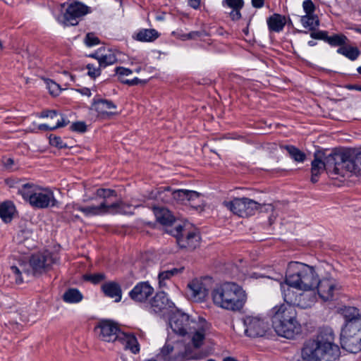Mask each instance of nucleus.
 Returning a JSON list of instances; mask_svg holds the SVG:
<instances>
[{
  "mask_svg": "<svg viewBox=\"0 0 361 361\" xmlns=\"http://www.w3.org/2000/svg\"><path fill=\"white\" fill-rule=\"evenodd\" d=\"M102 203L105 204L104 214H121L124 208V202L122 200H117L110 203L109 201H102Z\"/></svg>",
  "mask_w": 361,
  "mask_h": 361,
  "instance_id": "40",
  "label": "nucleus"
},
{
  "mask_svg": "<svg viewBox=\"0 0 361 361\" xmlns=\"http://www.w3.org/2000/svg\"><path fill=\"white\" fill-rule=\"evenodd\" d=\"M69 123V121L66 120L64 117L61 116V119H57L56 123L55 126L51 127L47 124H39L38 126V129L42 131H49V130H54L57 128H62L66 126Z\"/></svg>",
  "mask_w": 361,
  "mask_h": 361,
  "instance_id": "45",
  "label": "nucleus"
},
{
  "mask_svg": "<svg viewBox=\"0 0 361 361\" xmlns=\"http://www.w3.org/2000/svg\"><path fill=\"white\" fill-rule=\"evenodd\" d=\"M345 87L348 90H357L361 92V85L348 84Z\"/></svg>",
  "mask_w": 361,
  "mask_h": 361,
  "instance_id": "64",
  "label": "nucleus"
},
{
  "mask_svg": "<svg viewBox=\"0 0 361 361\" xmlns=\"http://www.w3.org/2000/svg\"><path fill=\"white\" fill-rule=\"evenodd\" d=\"M350 149L345 151H334L325 156L323 161L327 173L345 176V172L352 173Z\"/></svg>",
  "mask_w": 361,
  "mask_h": 361,
  "instance_id": "5",
  "label": "nucleus"
},
{
  "mask_svg": "<svg viewBox=\"0 0 361 361\" xmlns=\"http://www.w3.org/2000/svg\"><path fill=\"white\" fill-rule=\"evenodd\" d=\"M99 65L97 67L92 63H88L86 68L88 70L87 75L92 79H95L101 75V68Z\"/></svg>",
  "mask_w": 361,
  "mask_h": 361,
  "instance_id": "51",
  "label": "nucleus"
},
{
  "mask_svg": "<svg viewBox=\"0 0 361 361\" xmlns=\"http://www.w3.org/2000/svg\"><path fill=\"white\" fill-rule=\"evenodd\" d=\"M192 334H194L192 338V345L195 348H199L202 346L203 341L204 339V330H195Z\"/></svg>",
  "mask_w": 361,
  "mask_h": 361,
  "instance_id": "46",
  "label": "nucleus"
},
{
  "mask_svg": "<svg viewBox=\"0 0 361 361\" xmlns=\"http://www.w3.org/2000/svg\"><path fill=\"white\" fill-rule=\"evenodd\" d=\"M345 45L338 46L337 53L345 56L350 61H355L361 54L360 49L357 47Z\"/></svg>",
  "mask_w": 361,
  "mask_h": 361,
  "instance_id": "35",
  "label": "nucleus"
},
{
  "mask_svg": "<svg viewBox=\"0 0 361 361\" xmlns=\"http://www.w3.org/2000/svg\"><path fill=\"white\" fill-rule=\"evenodd\" d=\"M212 298L216 306L232 311L240 310L247 299L242 287L233 282H226L214 288Z\"/></svg>",
  "mask_w": 361,
  "mask_h": 361,
  "instance_id": "3",
  "label": "nucleus"
},
{
  "mask_svg": "<svg viewBox=\"0 0 361 361\" xmlns=\"http://www.w3.org/2000/svg\"><path fill=\"white\" fill-rule=\"evenodd\" d=\"M352 159V173L356 175L361 173V151L350 149Z\"/></svg>",
  "mask_w": 361,
  "mask_h": 361,
  "instance_id": "42",
  "label": "nucleus"
},
{
  "mask_svg": "<svg viewBox=\"0 0 361 361\" xmlns=\"http://www.w3.org/2000/svg\"><path fill=\"white\" fill-rule=\"evenodd\" d=\"M154 212L157 221L162 225L171 226L175 222V217L165 207H154Z\"/></svg>",
  "mask_w": 361,
  "mask_h": 361,
  "instance_id": "29",
  "label": "nucleus"
},
{
  "mask_svg": "<svg viewBox=\"0 0 361 361\" xmlns=\"http://www.w3.org/2000/svg\"><path fill=\"white\" fill-rule=\"evenodd\" d=\"M102 291L105 296L114 298L116 302H118L122 298V289L121 285L116 281H108L101 286Z\"/></svg>",
  "mask_w": 361,
  "mask_h": 361,
  "instance_id": "22",
  "label": "nucleus"
},
{
  "mask_svg": "<svg viewBox=\"0 0 361 361\" xmlns=\"http://www.w3.org/2000/svg\"><path fill=\"white\" fill-rule=\"evenodd\" d=\"M317 300V295L314 290H302L297 299L295 307L301 309L311 307Z\"/></svg>",
  "mask_w": 361,
  "mask_h": 361,
  "instance_id": "23",
  "label": "nucleus"
},
{
  "mask_svg": "<svg viewBox=\"0 0 361 361\" xmlns=\"http://www.w3.org/2000/svg\"><path fill=\"white\" fill-rule=\"evenodd\" d=\"M318 295L324 301H331L334 298V292L337 290L336 281L332 278L318 279L316 284Z\"/></svg>",
  "mask_w": 361,
  "mask_h": 361,
  "instance_id": "17",
  "label": "nucleus"
},
{
  "mask_svg": "<svg viewBox=\"0 0 361 361\" xmlns=\"http://www.w3.org/2000/svg\"><path fill=\"white\" fill-rule=\"evenodd\" d=\"M16 211V207L11 201H5L0 204V218L4 223L12 221Z\"/></svg>",
  "mask_w": 361,
  "mask_h": 361,
  "instance_id": "33",
  "label": "nucleus"
},
{
  "mask_svg": "<svg viewBox=\"0 0 361 361\" xmlns=\"http://www.w3.org/2000/svg\"><path fill=\"white\" fill-rule=\"evenodd\" d=\"M39 188L33 183H23L18 188V194L20 195L24 200L30 203Z\"/></svg>",
  "mask_w": 361,
  "mask_h": 361,
  "instance_id": "32",
  "label": "nucleus"
},
{
  "mask_svg": "<svg viewBox=\"0 0 361 361\" xmlns=\"http://www.w3.org/2000/svg\"><path fill=\"white\" fill-rule=\"evenodd\" d=\"M224 204L234 214L243 218L254 215L261 208V204L247 197L234 198L224 202Z\"/></svg>",
  "mask_w": 361,
  "mask_h": 361,
  "instance_id": "9",
  "label": "nucleus"
},
{
  "mask_svg": "<svg viewBox=\"0 0 361 361\" xmlns=\"http://www.w3.org/2000/svg\"><path fill=\"white\" fill-rule=\"evenodd\" d=\"M49 144L58 149H66L70 147L62 140L60 136L51 134L49 137Z\"/></svg>",
  "mask_w": 361,
  "mask_h": 361,
  "instance_id": "48",
  "label": "nucleus"
},
{
  "mask_svg": "<svg viewBox=\"0 0 361 361\" xmlns=\"http://www.w3.org/2000/svg\"><path fill=\"white\" fill-rule=\"evenodd\" d=\"M314 159L311 163V181L313 183L318 182L319 175L326 170L325 164L318 153H314Z\"/></svg>",
  "mask_w": 361,
  "mask_h": 361,
  "instance_id": "30",
  "label": "nucleus"
},
{
  "mask_svg": "<svg viewBox=\"0 0 361 361\" xmlns=\"http://www.w3.org/2000/svg\"><path fill=\"white\" fill-rule=\"evenodd\" d=\"M265 0H251V4L255 8H261L264 5Z\"/></svg>",
  "mask_w": 361,
  "mask_h": 361,
  "instance_id": "62",
  "label": "nucleus"
},
{
  "mask_svg": "<svg viewBox=\"0 0 361 361\" xmlns=\"http://www.w3.org/2000/svg\"><path fill=\"white\" fill-rule=\"evenodd\" d=\"M105 208L104 203H100L98 206H87L82 207L80 205V207H78V211L82 212L86 216H99L104 215V209Z\"/></svg>",
  "mask_w": 361,
  "mask_h": 361,
  "instance_id": "39",
  "label": "nucleus"
},
{
  "mask_svg": "<svg viewBox=\"0 0 361 361\" xmlns=\"http://www.w3.org/2000/svg\"><path fill=\"white\" fill-rule=\"evenodd\" d=\"M173 350V346L171 344L166 343L161 348V355L165 359V357L169 355Z\"/></svg>",
  "mask_w": 361,
  "mask_h": 361,
  "instance_id": "59",
  "label": "nucleus"
},
{
  "mask_svg": "<svg viewBox=\"0 0 361 361\" xmlns=\"http://www.w3.org/2000/svg\"><path fill=\"white\" fill-rule=\"evenodd\" d=\"M281 149H284L287 151L290 157L297 162H303L306 159V154L298 147L294 145H281Z\"/></svg>",
  "mask_w": 361,
  "mask_h": 361,
  "instance_id": "38",
  "label": "nucleus"
},
{
  "mask_svg": "<svg viewBox=\"0 0 361 361\" xmlns=\"http://www.w3.org/2000/svg\"><path fill=\"white\" fill-rule=\"evenodd\" d=\"M83 279L86 281H90L93 284H98L106 279V276L103 273H96L93 274H85Z\"/></svg>",
  "mask_w": 361,
  "mask_h": 361,
  "instance_id": "49",
  "label": "nucleus"
},
{
  "mask_svg": "<svg viewBox=\"0 0 361 361\" xmlns=\"http://www.w3.org/2000/svg\"><path fill=\"white\" fill-rule=\"evenodd\" d=\"M47 85L49 87L50 94H56L57 92L59 91V85L53 80H50V82H47Z\"/></svg>",
  "mask_w": 361,
  "mask_h": 361,
  "instance_id": "60",
  "label": "nucleus"
},
{
  "mask_svg": "<svg viewBox=\"0 0 361 361\" xmlns=\"http://www.w3.org/2000/svg\"><path fill=\"white\" fill-rule=\"evenodd\" d=\"M71 130L72 131L78 132V133H85L87 130V126L85 122L82 121H77L72 123L71 126Z\"/></svg>",
  "mask_w": 361,
  "mask_h": 361,
  "instance_id": "56",
  "label": "nucleus"
},
{
  "mask_svg": "<svg viewBox=\"0 0 361 361\" xmlns=\"http://www.w3.org/2000/svg\"><path fill=\"white\" fill-rule=\"evenodd\" d=\"M294 288H296L290 286V284H287L286 281L284 284L281 285L283 298L286 302L283 305H288L289 306H292L295 308V305L301 290L297 289L298 290L295 291L294 290Z\"/></svg>",
  "mask_w": 361,
  "mask_h": 361,
  "instance_id": "25",
  "label": "nucleus"
},
{
  "mask_svg": "<svg viewBox=\"0 0 361 361\" xmlns=\"http://www.w3.org/2000/svg\"><path fill=\"white\" fill-rule=\"evenodd\" d=\"M160 37V33L155 29H141L134 37L139 42H152Z\"/></svg>",
  "mask_w": 361,
  "mask_h": 361,
  "instance_id": "34",
  "label": "nucleus"
},
{
  "mask_svg": "<svg viewBox=\"0 0 361 361\" xmlns=\"http://www.w3.org/2000/svg\"><path fill=\"white\" fill-rule=\"evenodd\" d=\"M57 202L52 191L46 190L45 192H42L41 189L39 188L36 195H35L30 202V204L34 208L45 209L49 207H55Z\"/></svg>",
  "mask_w": 361,
  "mask_h": 361,
  "instance_id": "18",
  "label": "nucleus"
},
{
  "mask_svg": "<svg viewBox=\"0 0 361 361\" xmlns=\"http://www.w3.org/2000/svg\"><path fill=\"white\" fill-rule=\"evenodd\" d=\"M102 51H105V48L99 49L94 53L90 54L89 56L97 59L98 61V63H99V59L101 58Z\"/></svg>",
  "mask_w": 361,
  "mask_h": 361,
  "instance_id": "61",
  "label": "nucleus"
},
{
  "mask_svg": "<svg viewBox=\"0 0 361 361\" xmlns=\"http://www.w3.org/2000/svg\"><path fill=\"white\" fill-rule=\"evenodd\" d=\"M267 23L270 32H280L286 24V16L274 13L267 18Z\"/></svg>",
  "mask_w": 361,
  "mask_h": 361,
  "instance_id": "26",
  "label": "nucleus"
},
{
  "mask_svg": "<svg viewBox=\"0 0 361 361\" xmlns=\"http://www.w3.org/2000/svg\"><path fill=\"white\" fill-rule=\"evenodd\" d=\"M118 340L124 345L125 349H128L133 354L140 352V344L136 336L133 334H126L122 331Z\"/></svg>",
  "mask_w": 361,
  "mask_h": 361,
  "instance_id": "27",
  "label": "nucleus"
},
{
  "mask_svg": "<svg viewBox=\"0 0 361 361\" xmlns=\"http://www.w3.org/2000/svg\"><path fill=\"white\" fill-rule=\"evenodd\" d=\"M302 8L306 15H315L316 7L312 0H305L302 3Z\"/></svg>",
  "mask_w": 361,
  "mask_h": 361,
  "instance_id": "53",
  "label": "nucleus"
},
{
  "mask_svg": "<svg viewBox=\"0 0 361 361\" xmlns=\"http://www.w3.org/2000/svg\"><path fill=\"white\" fill-rule=\"evenodd\" d=\"M96 195L103 198V201H109V199L117 196V192L114 190L106 188H99L96 190Z\"/></svg>",
  "mask_w": 361,
  "mask_h": 361,
  "instance_id": "47",
  "label": "nucleus"
},
{
  "mask_svg": "<svg viewBox=\"0 0 361 361\" xmlns=\"http://www.w3.org/2000/svg\"><path fill=\"white\" fill-rule=\"evenodd\" d=\"M196 197H190V200H188L187 204H189L191 207L195 209H198L201 208L203 203V200L202 198V195L200 193L196 192Z\"/></svg>",
  "mask_w": 361,
  "mask_h": 361,
  "instance_id": "50",
  "label": "nucleus"
},
{
  "mask_svg": "<svg viewBox=\"0 0 361 361\" xmlns=\"http://www.w3.org/2000/svg\"><path fill=\"white\" fill-rule=\"evenodd\" d=\"M151 309L154 313L172 312L175 308L174 303L168 298L167 294L164 291H159L152 298L151 302Z\"/></svg>",
  "mask_w": 361,
  "mask_h": 361,
  "instance_id": "14",
  "label": "nucleus"
},
{
  "mask_svg": "<svg viewBox=\"0 0 361 361\" xmlns=\"http://www.w3.org/2000/svg\"><path fill=\"white\" fill-rule=\"evenodd\" d=\"M78 207H80V204L78 203L72 202L67 204L61 213L63 221L66 223H71L80 220V216L78 214H74V211H78Z\"/></svg>",
  "mask_w": 361,
  "mask_h": 361,
  "instance_id": "31",
  "label": "nucleus"
},
{
  "mask_svg": "<svg viewBox=\"0 0 361 361\" xmlns=\"http://www.w3.org/2000/svg\"><path fill=\"white\" fill-rule=\"evenodd\" d=\"M334 339L331 328H321L315 338L305 342L301 351L302 359L305 361H335L341 352Z\"/></svg>",
  "mask_w": 361,
  "mask_h": 361,
  "instance_id": "1",
  "label": "nucleus"
},
{
  "mask_svg": "<svg viewBox=\"0 0 361 361\" xmlns=\"http://www.w3.org/2000/svg\"><path fill=\"white\" fill-rule=\"evenodd\" d=\"M319 279L314 267L298 262L288 264L285 281L299 290H314Z\"/></svg>",
  "mask_w": 361,
  "mask_h": 361,
  "instance_id": "4",
  "label": "nucleus"
},
{
  "mask_svg": "<svg viewBox=\"0 0 361 361\" xmlns=\"http://www.w3.org/2000/svg\"><path fill=\"white\" fill-rule=\"evenodd\" d=\"M222 6L232 9L228 13L231 20L238 21L241 19L242 15L240 11L244 6L243 0H223Z\"/></svg>",
  "mask_w": 361,
  "mask_h": 361,
  "instance_id": "24",
  "label": "nucleus"
},
{
  "mask_svg": "<svg viewBox=\"0 0 361 361\" xmlns=\"http://www.w3.org/2000/svg\"><path fill=\"white\" fill-rule=\"evenodd\" d=\"M188 287L191 292V295L197 301L204 300L209 294V289L201 280L193 279L188 284Z\"/></svg>",
  "mask_w": 361,
  "mask_h": 361,
  "instance_id": "21",
  "label": "nucleus"
},
{
  "mask_svg": "<svg viewBox=\"0 0 361 361\" xmlns=\"http://www.w3.org/2000/svg\"><path fill=\"white\" fill-rule=\"evenodd\" d=\"M91 12L90 8L79 1L71 4L63 14V18L67 25H76L78 18Z\"/></svg>",
  "mask_w": 361,
  "mask_h": 361,
  "instance_id": "13",
  "label": "nucleus"
},
{
  "mask_svg": "<svg viewBox=\"0 0 361 361\" xmlns=\"http://www.w3.org/2000/svg\"><path fill=\"white\" fill-rule=\"evenodd\" d=\"M11 271L15 276V281L16 283H21L23 282V278L21 276V271L16 266H11Z\"/></svg>",
  "mask_w": 361,
  "mask_h": 361,
  "instance_id": "58",
  "label": "nucleus"
},
{
  "mask_svg": "<svg viewBox=\"0 0 361 361\" xmlns=\"http://www.w3.org/2000/svg\"><path fill=\"white\" fill-rule=\"evenodd\" d=\"M93 109L100 115L111 116L118 114L116 112L110 111L116 109V105L111 101L106 99L94 97L92 102Z\"/></svg>",
  "mask_w": 361,
  "mask_h": 361,
  "instance_id": "20",
  "label": "nucleus"
},
{
  "mask_svg": "<svg viewBox=\"0 0 361 361\" xmlns=\"http://www.w3.org/2000/svg\"><path fill=\"white\" fill-rule=\"evenodd\" d=\"M208 36H209V33L204 29L197 31H191L188 33V37L190 38V39H197L198 38Z\"/></svg>",
  "mask_w": 361,
  "mask_h": 361,
  "instance_id": "55",
  "label": "nucleus"
},
{
  "mask_svg": "<svg viewBox=\"0 0 361 361\" xmlns=\"http://www.w3.org/2000/svg\"><path fill=\"white\" fill-rule=\"evenodd\" d=\"M300 23L304 28H308L310 32L318 28L320 20L317 15H305L301 16Z\"/></svg>",
  "mask_w": 361,
  "mask_h": 361,
  "instance_id": "37",
  "label": "nucleus"
},
{
  "mask_svg": "<svg viewBox=\"0 0 361 361\" xmlns=\"http://www.w3.org/2000/svg\"><path fill=\"white\" fill-rule=\"evenodd\" d=\"M13 164H14V160L13 158H8L4 161V166L6 169H11Z\"/></svg>",
  "mask_w": 361,
  "mask_h": 361,
  "instance_id": "63",
  "label": "nucleus"
},
{
  "mask_svg": "<svg viewBox=\"0 0 361 361\" xmlns=\"http://www.w3.org/2000/svg\"><path fill=\"white\" fill-rule=\"evenodd\" d=\"M342 332L358 334L361 333V318L350 323H344L341 328Z\"/></svg>",
  "mask_w": 361,
  "mask_h": 361,
  "instance_id": "43",
  "label": "nucleus"
},
{
  "mask_svg": "<svg viewBox=\"0 0 361 361\" xmlns=\"http://www.w3.org/2000/svg\"><path fill=\"white\" fill-rule=\"evenodd\" d=\"M121 82L123 84H125V85H128L129 86H134V85H137L139 84H145L146 81L142 80L139 79L138 78H135L132 80L121 78Z\"/></svg>",
  "mask_w": 361,
  "mask_h": 361,
  "instance_id": "57",
  "label": "nucleus"
},
{
  "mask_svg": "<svg viewBox=\"0 0 361 361\" xmlns=\"http://www.w3.org/2000/svg\"><path fill=\"white\" fill-rule=\"evenodd\" d=\"M167 232L176 238V242L180 248L193 250L200 243V236L199 233L193 230H189L181 224H176L173 228L168 230Z\"/></svg>",
  "mask_w": 361,
  "mask_h": 361,
  "instance_id": "6",
  "label": "nucleus"
},
{
  "mask_svg": "<svg viewBox=\"0 0 361 361\" xmlns=\"http://www.w3.org/2000/svg\"><path fill=\"white\" fill-rule=\"evenodd\" d=\"M97 329H99V338L105 342L116 341L122 333L118 324L109 319L100 321L95 327Z\"/></svg>",
  "mask_w": 361,
  "mask_h": 361,
  "instance_id": "12",
  "label": "nucleus"
},
{
  "mask_svg": "<svg viewBox=\"0 0 361 361\" xmlns=\"http://www.w3.org/2000/svg\"><path fill=\"white\" fill-rule=\"evenodd\" d=\"M117 61V58L116 55L111 51V50L109 49L107 53H102L101 58L99 59V66L102 68H106L109 65H112Z\"/></svg>",
  "mask_w": 361,
  "mask_h": 361,
  "instance_id": "44",
  "label": "nucleus"
},
{
  "mask_svg": "<svg viewBox=\"0 0 361 361\" xmlns=\"http://www.w3.org/2000/svg\"><path fill=\"white\" fill-rule=\"evenodd\" d=\"M114 72L115 75H118V79L120 82L121 78H123V76H128L133 73V71L131 69L123 66L116 67Z\"/></svg>",
  "mask_w": 361,
  "mask_h": 361,
  "instance_id": "54",
  "label": "nucleus"
},
{
  "mask_svg": "<svg viewBox=\"0 0 361 361\" xmlns=\"http://www.w3.org/2000/svg\"><path fill=\"white\" fill-rule=\"evenodd\" d=\"M58 259L56 255L49 251L38 252L32 255L30 264L34 274H42L47 271L52 264L56 263Z\"/></svg>",
  "mask_w": 361,
  "mask_h": 361,
  "instance_id": "11",
  "label": "nucleus"
},
{
  "mask_svg": "<svg viewBox=\"0 0 361 361\" xmlns=\"http://www.w3.org/2000/svg\"><path fill=\"white\" fill-rule=\"evenodd\" d=\"M169 324L175 334L182 336L192 334L197 326L196 322L191 319L188 314L178 309L170 314Z\"/></svg>",
  "mask_w": 361,
  "mask_h": 361,
  "instance_id": "8",
  "label": "nucleus"
},
{
  "mask_svg": "<svg viewBox=\"0 0 361 361\" xmlns=\"http://www.w3.org/2000/svg\"><path fill=\"white\" fill-rule=\"evenodd\" d=\"M338 312L344 319V323H350L361 319L360 310L353 306L343 305L338 308Z\"/></svg>",
  "mask_w": 361,
  "mask_h": 361,
  "instance_id": "28",
  "label": "nucleus"
},
{
  "mask_svg": "<svg viewBox=\"0 0 361 361\" xmlns=\"http://www.w3.org/2000/svg\"><path fill=\"white\" fill-rule=\"evenodd\" d=\"M341 344L342 348L350 353H357L361 351V333L358 334L341 333Z\"/></svg>",
  "mask_w": 361,
  "mask_h": 361,
  "instance_id": "19",
  "label": "nucleus"
},
{
  "mask_svg": "<svg viewBox=\"0 0 361 361\" xmlns=\"http://www.w3.org/2000/svg\"><path fill=\"white\" fill-rule=\"evenodd\" d=\"M245 334L247 337L255 338L269 335L271 327L264 318L259 316L247 315L243 319Z\"/></svg>",
  "mask_w": 361,
  "mask_h": 361,
  "instance_id": "7",
  "label": "nucleus"
},
{
  "mask_svg": "<svg viewBox=\"0 0 361 361\" xmlns=\"http://www.w3.org/2000/svg\"><path fill=\"white\" fill-rule=\"evenodd\" d=\"M153 293L154 288L148 281H141L134 286L128 295L133 301L143 303L148 300Z\"/></svg>",
  "mask_w": 361,
  "mask_h": 361,
  "instance_id": "16",
  "label": "nucleus"
},
{
  "mask_svg": "<svg viewBox=\"0 0 361 361\" xmlns=\"http://www.w3.org/2000/svg\"><path fill=\"white\" fill-rule=\"evenodd\" d=\"M326 30H322L316 28L310 32V37L313 39L322 40L331 47H337L346 44L348 37L343 34H334L329 36Z\"/></svg>",
  "mask_w": 361,
  "mask_h": 361,
  "instance_id": "15",
  "label": "nucleus"
},
{
  "mask_svg": "<svg viewBox=\"0 0 361 361\" xmlns=\"http://www.w3.org/2000/svg\"><path fill=\"white\" fill-rule=\"evenodd\" d=\"M184 270V267L173 268L171 269L161 271L158 275L159 286H165V281L171 279L172 276L182 273Z\"/></svg>",
  "mask_w": 361,
  "mask_h": 361,
  "instance_id": "41",
  "label": "nucleus"
},
{
  "mask_svg": "<svg viewBox=\"0 0 361 361\" xmlns=\"http://www.w3.org/2000/svg\"><path fill=\"white\" fill-rule=\"evenodd\" d=\"M82 298V294L78 289L75 288L67 289L62 296L63 300L67 303H78L80 302Z\"/></svg>",
  "mask_w": 361,
  "mask_h": 361,
  "instance_id": "36",
  "label": "nucleus"
},
{
  "mask_svg": "<svg viewBox=\"0 0 361 361\" xmlns=\"http://www.w3.org/2000/svg\"><path fill=\"white\" fill-rule=\"evenodd\" d=\"M196 191L185 189L173 190L170 186L160 187L157 192L158 198L163 202L169 203L176 201L187 204L190 197H196Z\"/></svg>",
  "mask_w": 361,
  "mask_h": 361,
  "instance_id": "10",
  "label": "nucleus"
},
{
  "mask_svg": "<svg viewBox=\"0 0 361 361\" xmlns=\"http://www.w3.org/2000/svg\"><path fill=\"white\" fill-rule=\"evenodd\" d=\"M85 44L87 47H93L100 44V39L97 37L94 33L89 32L85 37Z\"/></svg>",
  "mask_w": 361,
  "mask_h": 361,
  "instance_id": "52",
  "label": "nucleus"
},
{
  "mask_svg": "<svg viewBox=\"0 0 361 361\" xmlns=\"http://www.w3.org/2000/svg\"><path fill=\"white\" fill-rule=\"evenodd\" d=\"M272 327L281 337L292 339L300 332L295 308L288 305H276L269 310Z\"/></svg>",
  "mask_w": 361,
  "mask_h": 361,
  "instance_id": "2",
  "label": "nucleus"
}]
</instances>
